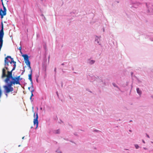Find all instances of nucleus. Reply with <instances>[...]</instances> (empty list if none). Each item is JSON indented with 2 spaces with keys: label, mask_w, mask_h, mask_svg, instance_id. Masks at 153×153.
I'll list each match as a JSON object with an SVG mask.
<instances>
[{
  "label": "nucleus",
  "mask_w": 153,
  "mask_h": 153,
  "mask_svg": "<svg viewBox=\"0 0 153 153\" xmlns=\"http://www.w3.org/2000/svg\"><path fill=\"white\" fill-rule=\"evenodd\" d=\"M12 63H13L14 67L11 71H7V75H6V78L5 80V82H9L10 81V78L13 77L12 75V71L14 70L16 68V62L13 60L12 61H10V64H11Z\"/></svg>",
  "instance_id": "obj_1"
},
{
  "label": "nucleus",
  "mask_w": 153,
  "mask_h": 153,
  "mask_svg": "<svg viewBox=\"0 0 153 153\" xmlns=\"http://www.w3.org/2000/svg\"><path fill=\"white\" fill-rule=\"evenodd\" d=\"M7 85H5L3 86L6 93H8L10 92H12L13 90V88L12 87V85L9 83V82H6Z\"/></svg>",
  "instance_id": "obj_2"
},
{
  "label": "nucleus",
  "mask_w": 153,
  "mask_h": 153,
  "mask_svg": "<svg viewBox=\"0 0 153 153\" xmlns=\"http://www.w3.org/2000/svg\"><path fill=\"white\" fill-rule=\"evenodd\" d=\"M146 5L147 8V13L149 14L153 13V4L150 3H146Z\"/></svg>",
  "instance_id": "obj_3"
},
{
  "label": "nucleus",
  "mask_w": 153,
  "mask_h": 153,
  "mask_svg": "<svg viewBox=\"0 0 153 153\" xmlns=\"http://www.w3.org/2000/svg\"><path fill=\"white\" fill-rule=\"evenodd\" d=\"M8 58H10L11 59L12 61L13 60V58H12L10 56H7V57H5L4 59V65L5 66V68L7 70H8L9 68H8L7 66L9 65V63H10V61L8 59Z\"/></svg>",
  "instance_id": "obj_4"
},
{
  "label": "nucleus",
  "mask_w": 153,
  "mask_h": 153,
  "mask_svg": "<svg viewBox=\"0 0 153 153\" xmlns=\"http://www.w3.org/2000/svg\"><path fill=\"white\" fill-rule=\"evenodd\" d=\"M11 80L9 82V83H10L11 85H20V82L18 81L16 79V77H12L10 78Z\"/></svg>",
  "instance_id": "obj_5"
},
{
  "label": "nucleus",
  "mask_w": 153,
  "mask_h": 153,
  "mask_svg": "<svg viewBox=\"0 0 153 153\" xmlns=\"http://www.w3.org/2000/svg\"><path fill=\"white\" fill-rule=\"evenodd\" d=\"M2 2V4L3 6L4 10H3L1 9L0 10V15L1 16V19L3 18V16H5L6 14V9L5 7L4 6L3 3V0H1Z\"/></svg>",
  "instance_id": "obj_6"
},
{
  "label": "nucleus",
  "mask_w": 153,
  "mask_h": 153,
  "mask_svg": "<svg viewBox=\"0 0 153 153\" xmlns=\"http://www.w3.org/2000/svg\"><path fill=\"white\" fill-rule=\"evenodd\" d=\"M36 113H35L34 114V119L33 120V124L34 126L36 125V127L35 128L36 129L37 128L38 126V115L37 113H36V115H35Z\"/></svg>",
  "instance_id": "obj_7"
},
{
  "label": "nucleus",
  "mask_w": 153,
  "mask_h": 153,
  "mask_svg": "<svg viewBox=\"0 0 153 153\" xmlns=\"http://www.w3.org/2000/svg\"><path fill=\"white\" fill-rule=\"evenodd\" d=\"M22 56L24 57L25 62L27 63L28 62H30L29 60V57L27 54H24L22 55Z\"/></svg>",
  "instance_id": "obj_8"
},
{
  "label": "nucleus",
  "mask_w": 153,
  "mask_h": 153,
  "mask_svg": "<svg viewBox=\"0 0 153 153\" xmlns=\"http://www.w3.org/2000/svg\"><path fill=\"white\" fill-rule=\"evenodd\" d=\"M4 27H3V23H1V29L0 31V37H3L4 35Z\"/></svg>",
  "instance_id": "obj_9"
},
{
  "label": "nucleus",
  "mask_w": 153,
  "mask_h": 153,
  "mask_svg": "<svg viewBox=\"0 0 153 153\" xmlns=\"http://www.w3.org/2000/svg\"><path fill=\"white\" fill-rule=\"evenodd\" d=\"M5 68H3L2 70V78L5 77L6 76V70Z\"/></svg>",
  "instance_id": "obj_10"
},
{
  "label": "nucleus",
  "mask_w": 153,
  "mask_h": 153,
  "mask_svg": "<svg viewBox=\"0 0 153 153\" xmlns=\"http://www.w3.org/2000/svg\"><path fill=\"white\" fill-rule=\"evenodd\" d=\"M95 61L93 60H90V59H88V60L87 63L90 65H93L95 62Z\"/></svg>",
  "instance_id": "obj_11"
},
{
  "label": "nucleus",
  "mask_w": 153,
  "mask_h": 153,
  "mask_svg": "<svg viewBox=\"0 0 153 153\" xmlns=\"http://www.w3.org/2000/svg\"><path fill=\"white\" fill-rule=\"evenodd\" d=\"M30 73L28 75V79L32 83V70H31L30 72Z\"/></svg>",
  "instance_id": "obj_12"
},
{
  "label": "nucleus",
  "mask_w": 153,
  "mask_h": 153,
  "mask_svg": "<svg viewBox=\"0 0 153 153\" xmlns=\"http://www.w3.org/2000/svg\"><path fill=\"white\" fill-rule=\"evenodd\" d=\"M112 84L114 87L116 88L117 89H118L119 91H121V89L119 87L118 85L116 83H112Z\"/></svg>",
  "instance_id": "obj_13"
},
{
  "label": "nucleus",
  "mask_w": 153,
  "mask_h": 153,
  "mask_svg": "<svg viewBox=\"0 0 153 153\" xmlns=\"http://www.w3.org/2000/svg\"><path fill=\"white\" fill-rule=\"evenodd\" d=\"M136 91L137 93L139 94V95H140L142 94V91H141L139 89V88H137L136 89Z\"/></svg>",
  "instance_id": "obj_14"
},
{
  "label": "nucleus",
  "mask_w": 153,
  "mask_h": 153,
  "mask_svg": "<svg viewBox=\"0 0 153 153\" xmlns=\"http://www.w3.org/2000/svg\"><path fill=\"white\" fill-rule=\"evenodd\" d=\"M99 41L100 39L99 37L97 36H96L95 39V42H97V43L99 44V45H100V44H99Z\"/></svg>",
  "instance_id": "obj_15"
},
{
  "label": "nucleus",
  "mask_w": 153,
  "mask_h": 153,
  "mask_svg": "<svg viewBox=\"0 0 153 153\" xmlns=\"http://www.w3.org/2000/svg\"><path fill=\"white\" fill-rule=\"evenodd\" d=\"M96 81L98 82L101 83V82H103V80H102L101 78L98 77V78L97 79Z\"/></svg>",
  "instance_id": "obj_16"
},
{
  "label": "nucleus",
  "mask_w": 153,
  "mask_h": 153,
  "mask_svg": "<svg viewBox=\"0 0 153 153\" xmlns=\"http://www.w3.org/2000/svg\"><path fill=\"white\" fill-rule=\"evenodd\" d=\"M3 37H0V45L2 46L3 45Z\"/></svg>",
  "instance_id": "obj_17"
},
{
  "label": "nucleus",
  "mask_w": 153,
  "mask_h": 153,
  "mask_svg": "<svg viewBox=\"0 0 153 153\" xmlns=\"http://www.w3.org/2000/svg\"><path fill=\"white\" fill-rule=\"evenodd\" d=\"M26 64L27 65L28 67L30 69L31 71L32 69L30 65V62H28L26 63Z\"/></svg>",
  "instance_id": "obj_18"
},
{
  "label": "nucleus",
  "mask_w": 153,
  "mask_h": 153,
  "mask_svg": "<svg viewBox=\"0 0 153 153\" xmlns=\"http://www.w3.org/2000/svg\"><path fill=\"white\" fill-rule=\"evenodd\" d=\"M16 79H17V80L19 81L20 82V81L22 79H20V76H18L17 77H16Z\"/></svg>",
  "instance_id": "obj_19"
},
{
  "label": "nucleus",
  "mask_w": 153,
  "mask_h": 153,
  "mask_svg": "<svg viewBox=\"0 0 153 153\" xmlns=\"http://www.w3.org/2000/svg\"><path fill=\"white\" fill-rule=\"evenodd\" d=\"M34 91V90L33 89H32L31 90V97H30V100H31V98H32V97L33 96V92Z\"/></svg>",
  "instance_id": "obj_20"
},
{
  "label": "nucleus",
  "mask_w": 153,
  "mask_h": 153,
  "mask_svg": "<svg viewBox=\"0 0 153 153\" xmlns=\"http://www.w3.org/2000/svg\"><path fill=\"white\" fill-rule=\"evenodd\" d=\"M60 132V130L59 129L54 131V133L55 134H59Z\"/></svg>",
  "instance_id": "obj_21"
},
{
  "label": "nucleus",
  "mask_w": 153,
  "mask_h": 153,
  "mask_svg": "<svg viewBox=\"0 0 153 153\" xmlns=\"http://www.w3.org/2000/svg\"><path fill=\"white\" fill-rule=\"evenodd\" d=\"M134 146L136 149H138L139 148V146L137 144H134Z\"/></svg>",
  "instance_id": "obj_22"
},
{
  "label": "nucleus",
  "mask_w": 153,
  "mask_h": 153,
  "mask_svg": "<svg viewBox=\"0 0 153 153\" xmlns=\"http://www.w3.org/2000/svg\"><path fill=\"white\" fill-rule=\"evenodd\" d=\"M102 84H103L104 85H106V83L103 80V82H101V83H100V85H102Z\"/></svg>",
  "instance_id": "obj_23"
},
{
  "label": "nucleus",
  "mask_w": 153,
  "mask_h": 153,
  "mask_svg": "<svg viewBox=\"0 0 153 153\" xmlns=\"http://www.w3.org/2000/svg\"><path fill=\"white\" fill-rule=\"evenodd\" d=\"M70 14H71V15L73 17L75 16V12H73L70 13Z\"/></svg>",
  "instance_id": "obj_24"
},
{
  "label": "nucleus",
  "mask_w": 153,
  "mask_h": 153,
  "mask_svg": "<svg viewBox=\"0 0 153 153\" xmlns=\"http://www.w3.org/2000/svg\"><path fill=\"white\" fill-rule=\"evenodd\" d=\"M94 131H95V132H99L100 131L99 130H96V129H95Z\"/></svg>",
  "instance_id": "obj_25"
},
{
  "label": "nucleus",
  "mask_w": 153,
  "mask_h": 153,
  "mask_svg": "<svg viewBox=\"0 0 153 153\" xmlns=\"http://www.w3.org/2000/svg\"><path fill=\"white\" fill-rule=\"evenodd\" d=\"M19 50L20 51V52L22 53V51H21V49H22V48H21V47H20L19 48Z\"/></svg>",
  "instance_id": "obj_26"
},
{
  "label": "nucleus",
  "mask_w": 153,
  "mask_h": 153,
  "mask_svg": "<svg viewBox=\"0 0 153 153\" xmlns=\"http://www.w3.org/2000/svg\"><path fill=\"white\" fill-rule=\"evenodd\" d=\"M74 135H75L76 136H78V134H77V133L76 132H74Z\"/></svg>",
  "instance_id": "obj_27"
},
{
  "label": "nucleus",
  "mask_w": 153,
  "mask_h": 153,
  "mask_svg": "<svg viewBox=\"0 0 153 153\" xmlns=\"http://www.w3.org/2000/svg\"><path fill=\"white\" fill-rule=\"evenodd\" d=\"M137 81H138V83H141V81H140L138 79H137Z\"/></svg>",
  "instance_id": "obj_28"
},
{
  "label": "nucleus",
  "mask_w": 153,
  "mask_h": 153,
  "mask_svg": "<svg viewBox=\"0 0 153 153\" xmlns=\"http://www.w3.org/2000/svg\"><path fill=\"white\" fill-rule=\"evenodd\" d=\"M150 39L151 41H153V38L151 37L150 38Z\"/></svg>",
  "instance_id": "obj_29"
},
{
  "label": "nucleus",
  "mask_w": 153,
  "mask_h": 153,
  "mask_svg": "<svg viewBox=\"0 0 153 153\" xmlns=\"http://www.w3.org/2000/svg\"><path fill=\"white\" fill-rule=\"evenodd\" d=\"M146 137H147L148 138H150V137H149V135H148L147 134H146Z\"/></svg>",
  "instance_id": "obj_30"
},
{
  "label": "nucleus",
  "mask_w": 153,
  "mask_h": 153,
  "mask_svg": "<svg viewBox=\"0 0 153 153\" xmlns=\"http://www.w3.org/2000/svg\"><path fill=\"white\" fill-rule=\"evenodd\" d=\"M143 149H144V150H147V149L146 147H143Z\"/></svg>",
  "instance_id": "obj_31"
},
{
  "label": "nucleus",
  "mask_w": 153,
  "mask_h": 153,
  "mask_svg": "<svg viewBox=\"0 0 153 153\" xmlns=\"http://www.w3.org/2000/svg\"><path fill=\"white\" fill-rule=\"evenodd\" d=\"M133 72H131V75L132 76L133 75Z\"/></svg>",
  "instance_id": "obj_32"
},
{
  "label": "nucleus",
  "mask_w": 153,
  "mask_h": 153,
  "mask_svg": "<svg viewBox=\"0 0 153 153\" xmlns=\"http://www.w3.org/2000/svg\"><path fill=\"white\" fill-rule=\"evenodd\" d=\"M142 142H143V143H145V141H144V140H142Z\"/></svg>",
  "instance_id": "obj_33"
},
{
  "label": "nucleus",
  "mask_w": 153,
  "mask_h": 153,
  "mask_svg": "<svg viewBox=\"0 0 153 153\" xmlns=\"http://www.w3.org/2000/svg\"><path fill=\"white\" fill-rule=\"evenodd\" d=\"M151 97L153 99V95L151 96Z\"/></svg>",
  "instance_id": "obj_34"
},
{
  "label": "nucleus",
  "mask_w": 153,
  "mask_h": 153,
  "mask_svg": "<svg viewBox=\"0 0 153 153\" xmlns=\"http://www.w3.org/2000/svg\"><path fill=\"white\" fill-rule=\"evenodd\" d=\"M103 32L105 31V29L104 28H103Z\"/></svg>",
  "instance_id": "obj_35"
},
{
  "label": "nucleus",
  "mask_w": 153,
  "mask_h": 153,
  "mask_svg": "<svg viewBox=\"0 0 153 153\" xmlns=\"http://www.w3.org/2000/svg\"><path fill=\"white\" fill-rule=\"evenodd\" d=\"M86 90H87V91H89V92H91H91H91V91H89V90H87V89H86Z\"/></svg>",
  "instance_id": "obj_36"
},
{
  "label": "nucleus",
  "mask_w": 153,
  "mask_h": 153,
  "mask_svg": "<svg viewBox=\"0 0 153 153\" xmlns=\"http://www.w3.org/2000/svg\"><path fill=\"white\" fill-rule=\"evenodd\" d=\"M69 125V126L71 127H72V126H71L69 124V125Z\"/></svg>",
  "instance_id": "obj_37"
},
{
  "label": "nucleus",
  "mask_w": 153,
  "mask_h": 153,
  "mask_svg": "<svg viewBox=\"0 0 153 153\" xmlns=\"http://www.w3.org/2000/svg\"><path fill=\"white\" fill-rule=\"evenodd\" d=\"M56 68H55L54 69V71L56 72Z\"/></svg>",
  "instance_id": "obj_38"
},
{
  "label": "nucleus",
  "mask_w": 153,
  "mask_h": 153,
  "mask_svg": "<svg viewBox=\"0 0 153 153\" xmlns=\"http://www.w3.org/2000/svg\"><path fill=\"white\" fill-rule=\"evenodd\" d=\"M129 131H130V132H131V131H131V130H129Z\"/></svg>",
  "instance_id": "obj_39"
},
{
  "label": "nucleus",
  "mask_w": 153,
  "mask_h": 153,
  "mask_svg": "<svg viewBox=\"0 0 153 153\" xmlns=\"http://www.w3.org/2000/svg\"><path fill=\"white\" fill-rule=\"evenodd\" d=\"M24 137H22V139H24Z\"/></svg>",
  "instance_id": "obj_40"
},
{
  "label": "nucleus",
  "mask_w": 153,
  "mask_h": 153,
  "mask_svg": "<svg viewBox=\"0 0 153 153\" xmlns=\"http://www.w3.org/2000/svg\"><path fill=\"white\" fill-rule=\"evenodd\" d=\"M128 85V82H127L126 85Z\"/></svg>",
  "instance_id": "obj_41"
},
{
  "label": "nucleus",
  "mask_w": 153,
  "mask_h": 153,
  "mask_svg": "<svg viewBox=\"0 0 153 153\" xmlns=\"http://www.w3.org/2000/svg\"><path fill=\"white\" fill-rule=\"evenodd\" d=\"M30 87H28V89L30 90Z\"/></svg>",
  "instance_id": "obj_42"
},
{
  "label": "nucleus",
  "mask_w": 153,
  "mask_h": 153,
  "mask_svg": "<svg viewBox=\"0 0 153 153\" xmlns=\"http://www.w3.org/2000/svg\"><path fill=\"white\" fill-rule=\"evenodd\" d=\"M30 128H33V127L32 126H31V127H30Z\"/></svg>",
  "instance_id": "obj_43"
},
{
  "label": "nucleus",
  "mask_w": 153,
  "mask_h": 153,
  "mask_svg": "<svg viewBox=\"0 0 153 153\" xmlns=\"http://www.w3.org/2000/svg\"><path fill=\"white\" fill-rule=\"evenodd\" d=\"M132 120H130V121H129V122H132Z\"/></svg>",
  "instance_id": "obj_44"
},
{
  "label": "nucleus",
  "mask_w": 153,
  "mask_h": 153,
  "mask_svg": "<svg viewBox=\"0 0 153 153\" xmlns=\"http://www.w3.org/2000/svg\"><path fill=\"white\" fill-rule=\"evenodd\" d=\"M6 95L7 97V94H6Z\"/></svg>",
  "instance_id": "obj_45"
},
{
  "label": "nucleus",
  "mask_w": 153,
  "mask_h": 153,
  "mask_svg": "<svg viewBox=\"0 0 153 153\" xmlns=\"http://www.w3.org/2000/svg\"><path fill=\"white\" fill-rule=\"evenodd\" d=\"M151 143H153V142H151Z\"/></svg>",
  "instance_id": "obj_46"
},
{
  "label": "nucleus",
  "mask_w": 153,
  "mask_h": 153,
  "mask_svg": "<svg viewBox=\"0 0 153 153\" xmlns=\"http://www.w3.org/2000/svg\"><path fill=\"white\" fill-rule=\"evenodd\" d=\"M135 8H137V7H135Z\"/></svg>",
  "instance_id": "obj_47"
},
{
  "label": "nucleus",
  "mask_w": 153,
  "mask_h": 153,
  "mask_svg": "<svg viewBox=\"0 0 153 153\" xmlns=\"http://www.w3.org/2000/svg\"><path fill=\"white\" fill-rule=\"evenodd\" d=\"M74 73H76L75 72H74Z\"/></svg>",
  "instance_id": "obj_48"
}]
</instances>
